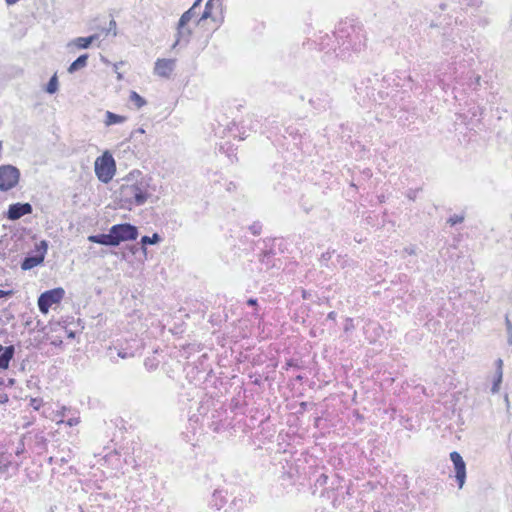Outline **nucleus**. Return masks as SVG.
I'll return each instance as SVG.
<instances>
[{
	"label": "nucleus",
	"instance_id": "obj_19",
	"mask_svg": "<svg viewBox=\"0 0 512 512\" xmlns=\"http://www.w3.org/2000/svg\"><path fill=\"white\" fill-rule=\"evenodd\" d=\"M197 9L198 8H194V5H192V7H190L186 12L182 14L180 20L189 23L194 17L197 16Z\"/></svg>",
	"mask_w": 512,
	"mask_h": 512
},
{
	"label": "nucleus",
	"instance_id": "obj_32",
	"mask_svg": "<svg viewBox=\"0 0 512 512\" xmlns=\"http://www.w3.org/2000/svg\"><path fill=\"white\" fill-rule=\"evenodd\" d=\"M118 356L125 359L127 358L129 355L126 353V352H123V351H119L118 352Z\"/></svg>",
	"mask_w": 512,
	"mask_h": 512
},
{
	"label": "nucleus",
	"instance_id": "obj_40",
	"mask_svg": "<svg viewBox=\"0 0 512 512\" xmlns=\"http://www.w3.org/2000/svg\"><path fill=\"white\" fill-rule=\"evenodd\" d=\"M5 350V347H3L1 344H0V354Z\"/></svg>",
	"mask_w": 512,
	"mask_h": 512
},
{
	"label": "nucleus",
	"instance_id": "obj_15",
	"mask_svg": "<svg viewBox=\"0 0 512 512\" xmlns=\"http://www.w3.org/2000/svg\"><path fill=\"white\" fill-rule=\"evenodd\" d=\"M125 120H126V118L124 116L112 113L110 111L106 112L105 124L107 126L123 123Z\"/></svg>",
	"mask_w": 512,
	"mask_h": 512
},
{
	"label": "nucleus",
	"instance_id": "obj_4",
	"mask_svg": "<svg viewBox=\"0 0 512 512\" xmlns=\"http://www.w3.org/2000/svg\"><path fill=\"white\" fill-rule=\"evenodd\" d=\"M65 291L63 288H55L43 292L38 298V308L43 314H47L49 308L56 303H59L64 297Z\"/></svg>",
	"mask_w": 512,
	"mask_h": 512
},
{
	"label": "nucleus",
	"instance_id": "obj_24",
	"mask_svg": "<svg viewBox=\"0 0 512 512\" xmlns=\"http://www.w3.org/2000/svg\"><path fill=\"white\" fill-rule=\"evenodd\" d=\"M69 410V408L63 406L60 411H57V416L59 417V419L57 420V424L64 423L63 418L66 415V412Z\"/></svg>",
	"mask_w": 512,
	"mask_h": 512
},
{
	"label": "nucleus",
	"instance_id": "obj_33",
	"mask_svg": "<svg viewBox=\"0 0 512 512\" xmlns=\"http://www.w3.org/2000/svg\"><path fill=\"white\" fill-rule=\"evenodd\" d=\"M202 1H203V0H195V2H194V4H193V5H194V8H199V7H200V4H201V2H202Z\"/></svg>",
	"mask_w": 512,
	"mask_h": 512
},
{
	"label": "nucleus",
	"instance_id": "obj_38",
	"mask_svg": "<svg viewBox=\"0 0 512 512\" xmlns=\"http://www.w3.org/2000/svg\"><path fill=\"white\" fill-rule=\"evenodd\" d=\"M144 132H145V131H144V129H142V128H139L138 130H136V133H141V134H143Z\"/></svg>",
	"mask_w": 512,
	"mask_h": 512
},
{
	"label": "nucleus",
	"instance_id": "obj_21",
	"mask_svg": "<svg viewBox=\"0 0 512 512\" xmlns=\"http://www.w3.org/2000/svg\"><path fill=\"white\" fill-rule=\"evenodd\" d=\"M505 326L508 334L507 343L509 345H512V323L508 317V315L505 316Z\"/></svg>",
	"mask_w": 512,
	"mask_h": 512
},
{
	"label": "nucleus",
	"instance_id": "obj_17",
	"mask_svg": "<svg viewBox=\"0 0 512 512\" xmlns=\"http://www.w3.org/2000/svg\"><path fill=\"white\" fill-rule=\"evenodd\" d=\"M129 99L138 109L146 105V100L135 91L130 93Z\"/></svg>",
	"mask_w": 512,
	"mask_h": 512
},
{
	"label": "nucleus",
	"instance_id": "obj_2",
	"mask_svg": "<svg viewBox=\"0 0 512 512\" xmlns=\"http://www.w3.org/2000/svg\"><path fill=\"white\" fill-rule=\"evenodd\" d=\"M95 174L99 181L107 184L110 182L116 171L115 160L112 155L106 151L100 157L96 158L94 163Z\"/></svg>",
	"mask_w": 512,
	"mask_h": 512
},
{
	"label": "nucleus",
	"instance_id": "obj_13",
	"mask_svg": "<svg viewBox=\"0 0 512 512\" xmlns=\"http://www.w3.org/2000/svg\"><path fill=\"white\" fill-rule=\"evenodd\" d=\"M15 353V348L13 345L5 347V350L0 354V368L7 369L9 367V363L13 358Z\"/></svg>",
	"mask_w": 512,
	"mask_h": 512
},
{
	"label": "nucleus",
	"instance_id": "obj_7",
	"mask_svg": "<svg viewBox=\"0 0 512 512\" xmlns=\"http://www.w3.org/2000/svg\"><path fill=\"white\" fill-rule=\"evenodd\" d=\"M192 36V29L189 26V23L184 22L179 19L176 27V33H175V41L172 44L171 48L172 50H175L177 48H183L188 45L190 42V38Z\"/></svg>",
	"mask_w": 512,
	"mask_h": 512
},
{
	"label": "nucleus",
	"instance_id": "obj_16",
	"mask_svg": "<svg viewBox=\"0 0 512 512\" xmlns=\"http://www.w3.org/2000/svg\"><path fill=\"white\" fill-rule=\"evenodd\" d=\"M161 241V237L158 233H154L152 236H143L141 238V244L143 245V251H146L145 246L148 244H157Z\"/></svg>",
	"mask_w": 512,
	"mask_h": 512
},
{
	"label": "nucleus",
	"instance_id": "obj_29",
	"mask_svg": "<svg viewBox=\"0 0 512 512\" xmlns=\"http://www.w3.org/2000/svg\"><path fill=\"white\" fill-rule=\"evenodd\" d=\"M12 294H13L12 290H8V291L0 290V298L8 297V296H11Z\"/></svg>",
	"mask_w": 512,
	"mask_h": 512
},
{
	"label": "nucleus",
	"instance_id": "obj_8",
	"mask_svg": "<svg viewBox=\"0 0 512 512\" xmlns=\"http://www.w3.org/2000/svg\"><path fill=\"white\" fill-rule=\"evenodd\" d=\"M450 459L454 465L455 477L458 482V487L461 489L466 480V464L462 456L456 451L450 453Z\"/></svg>",
	"mask_w": 512,
	"mask_h": 512
},
{
	"label": "nucleus",
	"instance_id": "obj_35",
	"mask_svg": "<svg viewBox=\"0 0 512 512\" xmlns=\"http://www.w3.org/2000/svg\"><path fill=\"white\" fill-rule=\"evenodd\" d=\"M18 1H19V0H6V3H7L8 5H13V4H15L16 2H18Z\"/></svg>",
	"mask_w": 512,
	"mask_h": 512
},
{
	"label": "nucleus",
	"instance_id": "obj_34",
	"mask_svg": "<svg viewBox=\"0 0 512 512\" xmlns=\"http://www.w3.org/2000/svg\"><path fill=\"white\" fill-rule=\"evenodd\" d=\"M253 234H259V229L255 225L251 227Z\"/></svg>",
	"mask_w": 512,
	"mask_h": 512
},
{
	"label": "nucleus",
	"instance_id": "obj_22",
	"mask_svg": "<svg viewBox=\"0 0 512 512\" xmlns=\"http://www.w3.org/2000/svg\"><path fill=\"white\" fill-rule=\"evenodd\" d=\"M211 9H212V3L210 1H207L205 5V9L200 17V20H206L211 16Z\"/></svg>",
	"mask_w": 512,
	"mask_h": 512
},
{
	"label": "nucleus",
	"instance_id": "obj_20",
	"mask_svg": "<svg viewBox=\"0 0 512 512\" xmlns=\"http://www.w3.org/2000/svg\"><path fill=\"white\" fill-rule=\"evenodd\" d=\"M503 371H496V378L492 385L491 391L492 393H497L500 389V383L502 382Z\"/></svg>",
	"mask_w": 512,
	"mask_h": 512
},
{
	"label": "nucleus",
	"instance_id": "obj_36",
	"mask_svg": "<svg viewBox=\"0 0 512 512\" xmlns=\"http://www.w3.org/2000/svg\"><path fill=\"white\" fill-rule=\"evenodd\" d=\"M405 251L408 252L409 254H415L414 248H410V249L406 248Z\"/></svg>",
	"mask_w": 512,
	"mask_h": 512
},
{
	"label": "nucleus",
	"instance_id": "obj_37",
	"mask_svg": "<svg viewBox=\"0 0 512 512\" xmlns=\"http://www.w3.org/2000/svg\"><path fill=\"white\" fill-rule=\"evenodd\" d=\"M335 315H336V314H335V312H330V313L328 314V318H329V319H334V318H335Z\"/></svg>",
	"mask_w": 512,
	"mask_h": 512
},
{
	"label": "nucleus",
	"instance_id": "obj_9",
	"mask_svg": "<svg viewBox=\"0 0 512 512\" xmlns=\"http://www.w3.org/2000/svg\"><path fill=\"white\" fill-rule=\"evenodd\" d=\"M175 65L176 60L174 59H157L154 66V74L163 78H169L175 69Z\"/></svg>",
	"mask_w": 512,
	"mask_h": 512
},
{
	"label": "nucleus",
	"instance_id": "obj_14",
	"mask_svg": "<svg viewBox=\"0 0 512 512\" xmlns=\"http://www.w3.org/2000/svg\"><path fill=\"white\" fill-rule=\"evenodd\" d=\"M88 55L82 54L80 55L75 61H73L70 66L68 67L69 73H74L87 65Z\"/></svg>",
	"mask_w": 512,
	"mask_h": 512
},
{
	"label": "nucleus",
	"instance_id": "obj_11",
	"mask_svg": "<svg viewBox=\"0 0 512 512\" xmlns=\"http://www.w3.org/2000/svg\"><path fill=\"white\" fill-rule=\"evenodd\" d=\"M99 39L98 34H93L88 37H77L68 42L67 47H75L77 49H87L94 41Z\"/></svg>",
	"mask_w": 512,
	"mask_h": 512
},
{
	"label": "nucleus",
	"instance_id": "obj_31",
	"mask_svg": "<svg viewBox=\"0 0 512 512\" xmlns=\"http://www.w3.org/2000/svg\"><path fill=\"white\" fill-rule=\"evenodd\" d=\"M247 304L250 305V306H255L257 304V300L256 299H253V298H250L248 301H247Z\"/></svg>",
	"mask_w": 512,
	"mask_h": 512
},
{
	"label": "nucleus",
	"instance_id": "obj_10",
	"mask_svg": "<svg viewBox=\"0 0 512 512\" xmlns=\"http://www.w3.org/2000/svg\"><path fill=\"white\" fill-rule=\"evenodd\" d=\"M32 205L30 203H14L11 204L7 211L9 220H18L22 216L32 213Z\"/></svg>",
	"mask_w": 512,
	"mask_h": 512
},
{
	"label": "nucleus",
	"instance_id": "obj_27",
	"mask_svg": "<svg viewBox=\"0 0 512 512\" xmlns=\"http://www.w3.org/2000/svg\"><path fill=\"white\" fill-rule=\"evenodd\" d=\"M354 328V325H353V320L352 319H347L346 320V324H345V327H344V330L345 331H349L351 329Z\"/></svg>",
	"mask_w": 512,
	"mask_h": 512
},
{
	"label": "nucleus",
	"instance_id": "obj_23",
	"mask_svg": "<svg viewBox=\"0 0 512 512\" xmlns=\"http://www.w3.org/2000/svg\"><path fill=\"white\" fill-rule=\"evenodd\" d=\"M464 221V216H461V215H453L451 216L449 219H448V223L451 225V226H454L458 223H461Z\"/></svg>",
	"mask_w": 512,
	"mask_h": 512
},
{
	"label": "nucleus",
	"instance_id": "obj_18",
	"mask_svg": "<svg viewBox=\"0 0 512 512\" xmlns=\"http://www.w3.org/2000/svg\"><path fill=\"white\" fill-rule=\"evenodd\" d=\"M45 90L49 94H54L58 90V78L56 74L50 78Z\"/></svg>",
	"mask_w": 512,
	"mask_h": 512
},
{
	"label": "nucleus",
	"instance_id": "obj_39",
	"mask_svg": "<svg viewBox=\"0 0 512 512\" xmlns=\"http://www.w3.org/2000/svg\"><path fill=\"white\" fill-rule=\"evenodd\" d=\"M8 384L9 385H13L14 384V379H9Z\"/></svg>",
	"mask_w": 512,
	"mask_h": 512
},
{
	"label": "nucleus",
	"instance_id": "obj_26",
	"mask_svg": "<svg viewBox=\"0 0 512 512\" xmlns=\"http://www.w3.org/2000/svg\"><path fill=\"white\" fill-rule=\"evenodd\" d=\"M80 423L79 417H71L66 421V424L70 427L76 426Z\"/></svg>",
	"mask_w": 512,
	"mask_h": 512
},
{
	"label": "nucleus",
	"instance_id": "obj_28",
	"mask_svg": "<svg viewBox=\"0 0 512 512\" xmlns=\"http://www.w3.org/2000/svg\"><path fill=\"white\" fill-rule=\"evenodd\" d=\"M9 401L8 395L4 392H0V403L5 404Z\"/></svg>",
	"mask_w": 512,
	"mask_h": 512
},
{
	"label": "nucleus",
	"instance_id": "obj_25",
	"mask_svg": "<svg viewBox=\"0 0 512 512\" xmlns=\"http://www.w3.org/2000/svg\"><path fill=\"white\" fill-rule=\"evenodd\" d=\"M116 25H117L116 21L112 19L109 22V27L107 28L106 32L107 33H112L114 36H116L117 35Z\"/></svg>",
	"mask_w": 512,
	"mask_h": 512
},
{
	"label": "nucleus",
	"instance_id": "obj_6",
	"mask_svg": "<svg viewBox=\"0 0 512 512\" xmlns=\"http://www.w3.org/2000/svg\"><path fill=\"white\" fill-rule=\"evenodd\" d=\"M48 244L45 240L40 241L39 244L35 247V254L27 255L22 263V270H30L44 261L45 255L47 253Z\"/></svg>",
	"mask_w": 512,
	"mask_h": 512
},
{
	"label": "nucleus",
	"instance_id": "obj_30",
	"mask_svg": "<svg viewBox=\"0 0 512 512\" xmlns=\"http://www.w3.org/2000/svg\"><path fill=\"white\" fill-rule=\"evenodd\" d=\"M503 361L502 359L497 360V371H502Z\"/></svg>",
	"mask_w": 512,
	"mask_h": 512
},
{
	"label": "nucleus",
	"instance_id": "obj_1",
	"mask_svg": "<svg viewBox=\"0 0 512 512\" xmlns=\"http://www.w3.org/2000/svg\"><path fill=\"white\" fill-rule=\"evenodd\" d=\"M149 188L150 183L147 178L142 177L135 182H130L128 178L120 187L121 200L129 205L141 206L151 196Z\"/></svg>",
	"mask_w": 512,
	"mask_h": 512
},
{
	"label": "nucleus",
	"instance_id": "obj_3",
	"mask_svg": "<svg viewBox=\"0 0 512 512\" xmlns=\"http://www.w3.org/2000/svg\"><path fill=\"white\" fill-rule=\"evenodd\" d=\"M110 229L115 246H118L121 242L135 240L139 234L138 228L130 223L116 224Z\"/></svg>",
	"mask_w": 512,
	"mask_h": 512
},
{
	"label": "nucleus",
	"instance_id": "obj_5",
	"mask_svg": "<svg viewBox=\"0 0 512 512\" xmlns=\"http://www.w3.org/2000/svg\"><path fill=\"white\" fill-rule=\"evenodd\" d=\"M20 172L12 165L0 167V190L7 191L15 187L19 181Z\"/></svg>",
	"mask_w": 512,
	"mask_h": 512
},
{
	"label": "nucleus",
	"instance_id": "obj_12",
	"mask_svg": "<svg viewBox=\"0 0 512 512\" xmlns=\"http://www.w3.org/2000/svg\"><path fill=\"white\" fill-rule=\"evenodd\" d=\"M88 241L92 242V243H97V244L105 245V246H113V247H115L114 242H113V237H112L111 229H109V232L107 234L90 235L88 237Z\"/></svg>",
	"mask_w": 512,
	"mask_h": 512
}]
</instances>
